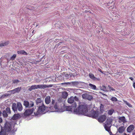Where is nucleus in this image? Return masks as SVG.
<instances>
[{
    "label": "nucleus",
    "mask_w": 135,
    "mask_h": 135,
    "mask_svg": "<svg viewBox=\"0 0 135 135\" xmlns=\"http://www.w3.org/2000/svg\"><path fill=\"white\" fill-rule=\"evenodd\" d=\"M74 100H75L76 101H78L79 100L78 98L76 96H75L74 97Z\"/></svg>",
    "instance_id": "79ce46f5"
},
{
    "label": "nucleus",
    "mask_w": 135,
    "mask_h": 135,
    "mask_svg": "<svg viewBox=\"0 0 135 135\" xmlns=\"http://www.w3.org/2000/svg\"><path fill=\"white\" fill-rule=\"evenodd\" d=\"M101 94H102L103 95H106L105 94H104V93H101Z\"/></svg>",
    "instance_id": "3c124183"
},
{
    "label": "nucleus",
    "mask_w": 135,
    "mask_h": 135,
    "mask_svg": "<svg viewBox=\"0 0 135 135\" xmlns=\"http://www.w3.org/2000/svg\"><path fill=\"white\" fill-rule=\"evenodd\" d=\"M101 89L102 90L104 91H106V87L104 85L102 86L101 87Z\"/></svg>",
    "instance_id": "c9c22d12"
},
{
    "label": "nucleus",
    "mask_w": 135,
    "mask_h": 135,
    "mask_svg": "<svg viewBox=\"0 0 135 135\" xmlns=\"http://www.w3.org/2000/svg\"><path fill=\"white\" fill-rule=\"evenodd\" d=\"M35 10V8L34 7H30L29 8H27L25 9L23 16L25 17L30 18L31 17L30 16L33 15L34 13H33V11Z\"/></svg>",
    "instance_id": "423d86ee"
},
{
    "label": "nucleus",
    "mask_w": 135,
    "mask_h": 135,
    "mask_svg": "<svg viewBox=\"0 0 135 135\" xmlns=\"http://www.w3.org/2000/svg\"><path fill=\"white\" fill-rule=\"evenodd\" d=\"M5 111L7 113H8V114H9L11 113L10 109L9 107H7Z\"/></svg>",
    "instance_id": "7c9ffc66"
},
{
    "label": "nucleus",
    "mask_w": 135,
    "mask_h": 135,
    "mask_svg": "<svg viewBox=\"0 0 135 135\" xmlns=\"http://www.w3.org/2000/svg\"><path fill=\"white\" fill-rule=\"evenodd\" d=\"M132 135H135V131L132 133Z\"/></svg>",
    "instance_id": "8fccbe9b"
},
{
    "label": "nucleus",
    "mask_w": 135,
    "mask_h": 135,
    "mask_svg": "<svg viewBox=\"0 0 135 135\" xmlns=\"http://www.w3.org/2000/svg\"><path fill=\"white\" fill-rule=\"evenodd\" d=\"M124 135H129V134H127L126 133H124Z\"/></svg>",
    "instance_id": "864d4df0"
},
{
    "label": "nucleus",
    "mask_w": 135,
    "mask_h": 135,
    "mask_svg": "<svg viewBox=\"0 0 135 135\" xmlns=\"http://www.w3.org/2000/svg\"><path fill=\"white\" fill-rule=\"evenodd\" d=\"M9 91L11 92V93L13 94H14L15 93H16V92L15 91L14 89L12 90Z\"/></svg>",
    "instance_id": "ea45409f"
},
{
    "label": "nucleus",
    "mask_w": 135,
    "mask_h": 135,
    "mask_svg": "<svg viewBox=\"0 0 135 135\" xmlns=\"http://www.w3.org/2000/svg\"><path fill=\"white\" fill-rule=\"evenodd\" d=\"M89 76L90 78L94 80H96L97 79V78L95 77L94 75L91 73H90L89 74Z\"/></svg>",
    "instance_id": "5701e85b"
},
{
    "label": "nucleus",
    "mask_w": 135,
    "mask_h": 135,
    "mask_svg": "<svg viewBox=\"0 0 135 135\" xmlns=\"http://www.w3.org/2000/svg\"><path fill=\"white\" fill-rule=\"evenodd\" d=\"M104 106L102 104H101L100 106V110L103 111L104 110Z\"/></svg>",
    "instance_id": "f704fd0d"
},
{
    "label": "nucleus",
    "mask_w": 135,
    "mask_h": 135,
    "mask_svg": "<svg viewBox=\"0 0 135 135\" xmlns=\"http://www.w3.org/2000/svg\"><path fill=\"white\" fill-rule=\"evenodd\" d=\"M8 95V94H4L2 95L1 96V98H3L5 97H6Z\"/></svg>",
    "instance_id": "37998d69"
},
{
    "label": "nucleus",
    "mask_w": 135,
    "mask_h": 135,
    "mask_svg": "<svg viewBox=\"0 0 135 135\" xmlns=\"http://www.w3.org/2000/svg\"><path fill=\"white\" fill-rule=\"evenodd\" d=\"M106 117L105 115H103L100 116L98 118V120L99 122H103L105 120Z\"/></svg>",
    "instance_id": "f3484780"
},
{
    "label": "nucleus",
    "mask_w": 135,
    "mask_h": 135,
    "mask_svg": "<svg viewBox=\"0 0 135 135\" xmlns=\"http://www.w3.org/2000/svg\"><path fill=\"white\" fill-rule=\"evenodd\" d=\"M37 107L38 108L36 110V111L34 112V114L35 116H38L40 114H43L45 113L46 107L44 104Z\"/></svg>",
    "instance_id": "39448f33"
},
{
    "label": "nucleus",
    "mask_w": 135,
    "mask_h": 135,
    "mask_svg": "<svg viewBox=\"0 0 135 135\" xmlns=\"http://www.w3.org/2000/svg\"><path fill=\"white\" fill-rule=\"evenodd\" d=\"M129 78L132 81H133L134 80L133 78L132 77H130Z\"/></svg>",
    "instance_id": "de8ad7c7"
},
{
    "label": "nucleus",
    "mask_w": 135,
    "mask_h": 135,
    "mask_svg": "<svg viewBox=\"0 0 135 135\" xmlns=\"http://www.w3.org/2000/svg\"><path fill=\"white\" fill-rule=\"evenodd\" d=\"M23 104L25 106L26 108H30L34 105V103L33 102L30 101V102L26 100H24L23 102Z\"/></svg>",
    "instance_id": "1a4fd4ad"
},
{
    "label": "nucleus",
    "mask_w": 135,
    "mask_h": 135,
    "mask_svg": "<svg viewBox=\"0 0 135 135\" xmlns=\"http://www.w3.org/2000/svg\"><path fill=\"white\" fill-rule=\"evenodd\" d=\"M113 126H115L114 125V124L113 125Z\"/></svg>",
    "instance_id": "052dcab7"
},
{
    "label": "nucleus",
    "mask_w": 135,
    "mask_h": 135,
    "mask_svg": "<svg viewBox=\"0 0 135 135\" xmlns=\"http://www.w3.org/2000/svg\"><path fill=\"white\" fill-rule=\"evenodd\" d=\"M73 77H76L77 75L76 73H73Z\"/></svg>",
    "instance_id": "c03bdc74"
},
{
    "label": "nucleus",
    "mask_w": 135,
    "mask_h": 135,
    "mask_svg": "<svg viewBox=\"0 0 135 135\" xmlns=\"http://www.w3.org/2000/svg\"><path fill=\"white\" fill-rule=\"evenodd\" d=\"M82 98L84 99H86L90 101L93 98V97L89 94L84 93L82 95Z\"/></svg>",
    "instance_id": "f8f14e48"
},
{
    "label": "nucleus",
    "mask_w": 135,
    "mask_h": 135,
    "mask_svg": "<svg viewBox=\"0 0 135 135\" xmlns=\"http://www.w3.org/2000/svg\"><path fill=\"white\" fill-rule=\"evenodd\" d=\"M61 42H59V43H58L59 45H60V44H61Z\"/></svg>",
    "instance_id": "5fc2aeb1"
},
{
    "label": "nucleus",
    "mask_w": 135,
    "mask_h": 135,
    "mask_svg": "<svg viewBox=\"0 0 135 135\" xmlns=\"http://www.w3.org/2000/svg\"><path fill=\"white\" fill-rule=\"evenodd\" d=\"M80 105L77 108H75L76 106V103H74L72 104L71 106L67 107L66 108V110L70 111L71 112L73 111L76 114H81V113L79 112L80 110H79V107Z\"/></svg>",
    "instance_id": "0eeeda50"
},
{
    "label": "nucleus",
    "mask_w": 135,
    "mask_h": 135,
    "mask_svg": "<svg viewBox=\"0 0 135 135\" xmlns=\"http://www.w3.org/2000/svg\"><path fill=\"white\" fill-rule=\"evenodd\" d=\"M22 89V88L21 87H18L17 88H15L14 89V90L15 91L16 93H18L19 92H20Z\"/></svg>",
    "instance_id": "cd10ccee"
},
{
    "label": "nucleus",
    "mask_w": 135,
    "mask_h": 135,
    "mask_svg": "<svg viewBox=\"0 0 135 135\" xmlns=\"http://www.w3.org/2000/svg\"><path fill=\"white\" fill-rule=\"evenodd\" d=\"M68 102L69 103L71 104H73L74 103H76L74 102V97L73 96H71L68 99Z\"/></svg>",
    "instance_id": "6ab92c4d"
},
{
    "label": "nucleus",
    "mask_w": 135,
    "mask_h": 135,
    "mask_svg": "<svg viewBox=\"0 0 135 135\" xmlns=\"http://www.w3.org/2000/svg\"><path fill=\"white\" fill-rule=\"evenodd\" d=\"M79 110H80L79 112L81 113V114H83L88 117L96 118L99 116L98 112L97 110H91L88 113V108L87 105H80L79 107Z\"/></svg>",
    "instance_id": "f257e3e1"
},
{
    "label": "nucleus",
    "mask_w": 135,
    "mask_h": 135,
    "mask_svg": "<svg viewBox=\"0 0 135 135\" xmlns=\"http://www.w3.org/2000/svg\"><path fill=\"white\" fill-rule=\"evenodd\" d=\"M135 128L133 124H131L128 127L127 129V131L130 133Z\"/></svg>",
    "instance_id": "dca6fc26"
},
{
    "label": "nucleus",
    "mask_w": 135,
    "mask_h": 135,
    "mask_svg": "<svg viewBox=\"0 0 135 135\" xmlns=\"http://www.w3.org/2000/svg\"><path fill=\"white\" fill-rule=\"evenodd\" d=\"M35 102L37 107L44 104L43 101L41 98H37L35 100Z\"/></svg>",
    "instance_id": "4468645a"
},
{
    "label": "nucleus",
    "mask_w": 135,
    "mask_h": 135,
    "mask_svg": "<svg viewBox=\"0 0 135 135\" xmlns=\"http://www.w3.org/2000/svg\"><path fill=\"white\" fill-rule=\"evenodd\" d=\"M15 124H16V123H14V124H13V125H15Z\"/></svg>",
    "instance_id": "6e6d98bb"
},
{
    "label": "nucleus",
    "mask_w": 135,
    "mask_h": 135,
    "mask_svg": "<svg viewBox=\"0 0 135 135\" xmlns=\"http://www.w3.org/2000/svg\"><path fill=\"white\" fill-rule=\"evenodd\" d=\"M58 103L55 102L53 99H52L51 103L50 104L49 107H46L48 109L50 110L51 112H62L64 111L59 108Z\"/></svg>",
    "instance_id": "7ed1b4c3"
},
{
    "label": "nucleus",
    "mask_w": 135,
    "mask_h": 135,
    "mask_svg": "<svg viewBox=\"0 0 135 135\" xmlns=\"http://www.w3.org/2000/svg\"><path fill=\"white\" fill-rule=\"evenodd\" d=\"M110 128L111 127H107L105 128V130L107 131L109 133L110 135H114V134H113L112 132L110 131Z\"/></svg>",
    "instance_id": "bb28decb"
},
{
    "label": "nucleus",
    "mask_w": 135,
    "mask_h": 135,
    "mask_svg": "<svg viewBox=\"0 0 135 135\" xmlns=\"http://www.w3.org/2000/svg\"><path fill=\"white\" fill-rule=\"evenodd\" d=\"M124 102L129 107H132V105L127 101L124 100Z\"/></svg>",
    "instance_id": "2f4dec72"
},
{
    "label": "nucleus",
    "mask_w": 135,
    "mask_h": 135,
    "mask_svg": "<svg viewBox=\"0 0 135 135\" xmlns=\"http://www.w3.org/2000/svg\"><path fill=\"white\" fill-rule=\"evenodd\" d=\"M99 71L100 72H101L102 73H103V72L102 71V70H101V69H99Z\"/></svg>",
    "instance_id": "09e8293b"
},
{
    "label": "nucleus",
    "mask_w": 135,
    "mask_h": 135,
    "mask_svg": "<svg viewBox=\"0 0 135 135\" xmlns=\"http://www.w3.org/2000/svg\"><path fill=\"white\" fill-rule=\"evenodd\" d=\"M81 83H84L80 81H73L71 82L63 83L61 84L62 85H70L76 86L78 85H81Z\"/></svg>",
    "instance_id": "6e6552de"
},
{
    "label": "nucleus",
    "mask_w": 135,
    "mask_h": 135,
    "mask_svg": "<svg viewBox=\"0 0 135 135\" xmlns=\"http://www.w3.org/2000/svg\"><path fill=\"white\" fill-rule=\"evenodd\" d=\"M99 30L100 31H103V29L102 27V26H99V28H98Z\"/></svg>",
    "instance_id": "a19ab883"
},
{
    "label": "nucleus",
    "mask_w": 135,
    "mask_h": 135,
    "mask_svg": "<svg viewBox=\"0 0 135 135\" xmlns=\"http://www.w3.org/2000/svg\"><path fill=\"white\" fill-rule=\"evenodd\" d=\"M89 85L91 89L94 90L96 89V86L95 85L91 83H89Z\"/></svg>",
    "instance_id": "a878e982"
},
{
    "label": "nucleus",
    "mask_w": 135,
    "mask_h": 135,
    "mask_svg": "<svg viewBox=\"0 0 135 135\" xmlns=\"http://www.w3.org/2000/svg\"><path fill=\"white\" fill-rule=\"evenodd\" d=\"M12 109L15 114L10 119L15 120L19 118L21 116L19 113H18V110L19 112H20L22 110L23 107L21 103L19 102H17L16 104L13 103L12 104Z\"/></svg>",
    "instance_id": "f03ea898"
},
{
    "label": "nucleus",
    "mask_w": 135,
    "mask_h": 135,
    "mask_svg": "<svg viewBox=\"0 0 135 135\" xmlns=\"http://www.w3.org/2000/svg\"><path fill=\"white\" fill-rule=\"evenodd\" d=\"M9 43V41H7L5 42H3L2 43H0V47L8 45Z\"/></svg>",
    "instance_id": "b1692460"
},
{
    "label": "nucleus",
    "mask_w": 135,
    "mask_h": 135,
    "mask_svg": "<svg viewBox=\"0 0 135 135\" xmlns=\"http://www.w3.org/2000/svg\"><path fill=\"white\" fill-rule=\"evenodd\" d=\"M52 85L50 84L47 85L46 84H42L38 85V89H44L46 88L51 87L52 86Z\"/></svg>",
    "instance_id": "2eb2a0df"
},
{
    "label": "nucleus",
    "mask_w": 135,
    "mask_h": 135,
    "mask_svg": "<svg viewBox=\"0 0 135 135\" xmlns=\"http://www.w3.org/2000/svg\"><path fill=\"white\" fill-rule=\"evenodd\" d=\"M65 98L68 95L67 93L66 92V93H65Z\"/></svg>",
    "instance_id": "a18cd8bd"
},
{
    "label": "nucleus",
    "mask_w": 135,
    "mask_h": 135,
    "mask_svg": "<svg viewBox=\"0 0 135 135\" xmlns=\"http://www.w3.org/2000/svg\"><path fill=\"white\" fill-rule=\"evenodd\" d=\"M17 53L18 54H21L24 55H27V54L24 50H22L21 51H17Z\"/></svg>",
    "instance_id": "393cba45"
},
{
    "label": "nucleus",
    "mask_w": 135,
    "mask_h": 135,
    "mask_svg": "<svg viewBox=\"0 0 135 135\" xmlns=\"http://www.w3.org/2000/svg\"><path fill=\"white\" fill-rule=\"evenodd\" d=\"M16 54H14L10 58V59L13 60L15 59L16 57Z\"/></svg>",
    "instance_id": "e433bc0d"
},
{
    "label": "nucleus",
    "mask_w": 135,
    "mask_h": 135,
    "mask_svg": "<svg viewBox=\"0 0 135 135\" xmlns=\"http://www.w3.org/2000/svg\"><path fill=\"white\" fill-rule=\"evenodd\" d=\"M118 122L119 123H120L123 122L122 124L124 126V124L127 122L125 117L124 116L119 117H118Z\"/></svg>",
    "instance_id": "ddd939ff"
},
{
    "label": "nucleus",
    "mask_w": 135,
    "mask_h": 135,
    "mask_svg": "<svg viewBox=\"0 0 135 135\" xmlns=\"http://www.w3.org/2000/svg\"><path fill=\"white\" fill-rule=\"evenodd\" d=\"M32 33L33 34L34 33H35V31H34V30H33L32 32Z\"/></svg>",
    "instance_id": "603ef678"
},
{
    "label": "nucleus",
    "mask_w": 135,
    "mask_h": 135,
    "mask_svg": "<svg viewBox=\"0 0 135 135\" xmlns=\"http://www.w3.org/2000/svg\"><path fill=\"white\" fill-rule=\"evenodd\" d=\"M45 102L46 104H49L51 102L50 97L49 96H46L45 99Z\"/></svg>",
    "instance_id": "412c9836"
},
{
    "label": "nucleus",
    "mask_w": 135,
    "mask_h": 135,
    "mask_svg": "<svg viewBox=\"0 0 135 135\" xmlns=\"http://www.w3.org/2000/svg\"><path fill=\"white\" fill-rule=\"evenodd\" d=\"M110 100L113 101L115 102L117 101V99L115 97H112L111 99Z\"/></svg>",
    "instance_id": "473e14b6"
},
{
    "label": "nucleus",
    "mask_w": 135,
    "mask_h": 135,
    "mask_svg": "<svg viewBox=\"0 0 135 135\" xmlns=\"http://www.w3.org/2000/svg\"><path fill=\"white\" fill-rule=\"evenodd\" d=\"M85 12H89V11H86V10H85Z\"/></svg>",
    "instance_id": "13d9d810"
},
{
    "label": "nucleus",
    "mask_w": 135,
    "mask_h": 135,
    "mask_svg": "<svg viewBox=\"0 0 135 135\" xmlns=\"http://www.w3.org/2000/svg\"><path fill=\"white\" fill-rule=\"evenodd\" d=\"M108 87L109 88V89H110V91H111V90L112 91H114L115 90V89H114L113 87H111V86L110 85H108Z\"/></svg>",
    "instance_id": "4c0bfd02"
},
{
    "label": "nucleus",
    "mask_w": 135,
    "mask_h": 135,
    "mask_svg": "<svg viewBox=\"0 0 135 135\" xmlns=\"http://www.w3.org/2000/svg\"><path fill=\"white\" fill-rule=\"evenodd\" d=\"M35 111L34 108H29L25 110L24 113V115L25 116H28L31 114L33 112Z\"/></svg>",
    "instance_id": "9b49d317"
},
{
    "label": "nucleus",
    "mask_w": 135,
    "mask_h": 135,
    "mask_svg": "<svg viewBox=\"0 0 135 135\" xmlns=\"http://www.w3.org/2000/svg\"><path fill=\"white\" fill-rule=\"evenodd\" d=\"M38 89V85H34L31 86L28 89L30 91H31L33 90Z\"/></svg>",
    "instance_id": "aec40b11"
},
{
    "label": "nucleus",
    "mask_w": 135,
    "mask_h": 135,
    "mask_svg": "<svg viewBox=\"0 0 135 135\" xmlns=\"http://www.w3.org/2000/svg\"><path fill=\"white\" fill-rule=\"evenodd\" d=\"M17 130V128H15L14 127H13L12 129V132L13 133L15 132Z\"/></svg>",
    "instance_id": "58836bf2"
},
{
    "label": "nucleus",
    "mask_w": 135,
    "mask_h": 135,
    "mask_svg": "<svg viewBox=\"0 0 135 135\" xmlns=\"http://www.w3.org/2000/svg\"><path fill=\"white\" fill-rule=\"evenodd\" d=\"M70 77H73V73H71L70 74Z\"/></svg>",
    "instance_id": "49530a36"
},
{
    "label": "nucleus",
    "mask_w": 135,
    "mask_h": 135,
    "mask_svg": "<svg viewBox=\"0 0 135 135\" xmlns=\"http://www.w3.org/2000/svg\"><path fill=\"white\" fill-rule=\"evenodd\" d=\"M12 126L13 127V124L11 123L6 122L4 127L1 126L0 135H6L7 132H9L11 130Z\"/></svg>",
    "instance_id": "20e7f679"
},
{
    "label": "nucleus",
    "mask_w": 135,
    "mask_h": 135,
    "mask_svg": "<svg viewBox=\"0 0 135 135\" xmlns=\"http://www.w3.org/2000/svg\"><path fill=\"white\" fill-rule=\"evenodd\" d=\"M70 74H69L66 73H64L63 75L65 77H67L68 78H69L70 76Z\"/></svg>",
    "instance_id": "72a5a7b5"
},
{
    "label": "nucleus",
    "mask_w": 135,
    "mask_h": 135,
    "mask_svg": "<svg viewBox=\"0 0 135 135\" xmlns=\"http://www.w3.org/2000/svg\"><path fill=\"white\" fill-rule=\"evenodd\" d=\"M115 126L117 128L118 127V125H117L116 126Z\"/></svg>",
    "instance_id": "4d7b16f0"
},
{
    "label": "nucleus",
    "mask_w": 135,
    "mask_h": 135,
    "mask_svg": "<svg viewBox=\"0 0 135 135\" xmlns=\"http://www.w3.org/2000/svg\"><path fill=\"white\" fill-rule=\"evenodd\" d=\"M113 120V119L111 117L108 118L106 121V123L104 126V128L109 127H111Z\"/></svg>",
    "instance_id": "9d476101"
},
{
    "label": "nucleus",
    "mask_w": 135,
    "mask_h": 135,
    "mask_svg": "<svg viewBox=\"0 0 135 135\" xmlns=\"http://www.w3.org/2000/svg\"><path fill=\"white\" fill-rule=\"evenodd\" d=\"M2 114L3 117H7L8 115L7 113L5 110L3 111L2 113Z\"/></svg>",
    "instance_id": "c756f323"
},
{
    "label": "nucleus",
    "mask_w": 135,
    "mask_h": 135,
    "mask_svg": "<svg viewBox=\"0 0 135 135\" xmlns=\"http://www.w3.org/2000/svg\"><path fill=\"white\" fill-rule=\"evenodd\" d=\"M125 128L124 126L123 125V126H121L119 128L117 129L118 132L120 133H122L124 131Z\"/></svg>",
    "instance_id": "a211bd4d"
},
{
    "label": "nucleus",
    "mask_w": 135,
    "mask_h": 135,
    "mask_svg": "<svg viewBox=\"0 0 135 135\" xmlns=\"http://www.w3.org/2000/svg\"><path fill=\"white\" fill-rule=\"evenodd\" d=\"M114 112V110L113 109H111L109 110L108 112V114L110 115H112L113 113Z\"/></svg>",
    "instance_id": "c85d7f7f"
},
{
    "label": "nucleus",
    "mask_w": 135,
    "mask_h": 135,
    "mask_svg": "<svg viewBox=\"0 0 135 135\" xmlns=\"http://www.w3.org/2000/svg\"><path fill=\"white\" fill-rule=\"evenodd\" d=\"M93 24H94V23H95H95H94V22H93Z\"/></svg>",
    "instance_id": "bf43d9fd"
},
{
    "label": "nucleus",
    "mask_w": 135,
    "mask_h": 135,
    "mask_svg": "<svg viewBox=\"0 0 135 135\" xmlns=\"http://www.w3.org/2000/svg\"><path fill=\"white\" fill-rule=\"evenodd\" d=\"M12 84H13L15 85H17L18 84L21 82V81L19 80L18 79L12 80Z\"/></svg>",
    "instance_id": "4be33fe9"
}]
</instances>
